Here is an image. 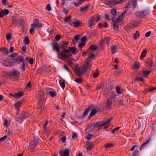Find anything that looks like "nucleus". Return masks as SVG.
I'll use <instances>...</instances> for the list:
<instances>
[{"instance_id": "nucleus-18", "label": "nucleus", "mask_w": 156, "mask_h": 156, "mask_svg": "<svg viewBox=\"0 0 156 156\" xmlns=\"http://www.w3.org/2000/svg\"><path fill=\"white\" fill-rule=\"evenodd\" d=\"M37 142L33 140L31 141L30 143L29 147L31 149H34L37 144Z\"/></svg>"}, {"instance_id": "nucleus-32", "label": "nucleus", "mask_w": 156, "mask_h": 156, "mask_svg": "<svg viewBox=\"0 0 156 156\" xmlns=\"http://www.w3.org/2000/svg\"><path fill=\"white\" fill-rule=\"evenodd\" d=\"M97 47L94 45H91L89 47L88 50H90L91 51H94L97 49Z\"/></svg>"}, {"instance_id": "nucleus-51", "label": "nucleus", "mask_w": 156, "mask_h": 156, "mask_svg": "<svg viewBox=\"0 0 156 156\" xmlns=\"http://www.w3.org/2000/svg\"><path fill=\"white\" fill-rule=\"evenodd\" d=\"M118 24L116 23H113L114 29L116 30H117L119 29L118 26Z\"/></svg>"}, {"instance_id": "nucleus-3", "label": "nucleus", "mask_w": 156, "mask_h": 156, "mask_svg": "<svg viewBox=\"0 0 156 156\" xmlns=\"http://www.w3.org/2000/svg\"><path fill=\"white\" fill-rule=\"evenodd\" d=\"M149 13V11L147 10H144L141 11L137 12L135 13V15L136 16L143 18L145 16L147 15Z\"/></svg>"}, {"instance_id": "nucleus-64", "label": "nucleus", "mask_w": 156, "mask_h": 156, "mask_svg": "<svg viewBox=\"0 0 156 156\" xmlns=\"http://www.w3.org/2000/svg\"><path fill=\"white\" fill-rule=\"evenodd\" d=\"M46 9L49 11H51V7L50 6V5L49 4H48L46 5Z\"/></svg>"}, {"instance_id": "nucleus-36", "label": "nucleus", "mask_w": 156, "mask_h": 156, "mask_svg": "<svg viewBox=\"0 0 156 156\" xmlns=\"http://www.w3.org/2000/svg\"><path fill=\"white\" fill-rule=\"evenodd\" d=\"M147 51L146 50H144L142 53L141 57H140L141 59H143L146 56L147 53Z\"/></svg>"}, {"instance_id": "nucleus-13", "label": "nucleus", "mask_w": 156, "mask_h": 156, "mask_svg": "<svg viewBox=\"0 0 156 156\" xmlns=\"http://www.w3.org/2000/svg\"><path fill=\"white\" fill-rule=\"evenodd\" d=\"M53 48L55 49L57 52H58L61 48L59 45V44L56 42H53Z\"/></svg>"}, {"instance_id": "nucleus-55", "label": "nucleus", "mask_w": 156, "mask_h": 156, "mask_svg": "<svg viewBox=\"0 0 156 156\" xmlns=\"http://www.w3.org/2000/svg\"><path fill=\"white\" fill-rule=\"evenodd\" d=\"M23 118H24V119L28 117V115L27 112L23 113L21 115Z\"/></svg>"}, {"instance_id": "nucleus-14", "label": "nucleus", "mask_w": 156, "mask_h": 156, "mask_svg": "<svg viewBox=\"0 0 156 156\" xmlns=\"http://www.w3.org/2000/svg\"><path fill=\"white\" fill-rule=\"evenodd\" d=\"M69 151L68 149H65L64 151V153L63 154V151L62 150H61L60 151L59 153V154L61 156H68L69 153Z\"/></svg>"}, {"instance_id": "nucleus-48", "label": "nucleus", "mask_w": 156, "mask_h": 156, "mask_svg": "<svg viewBox=\"0 0 156 156\" xmlns=\"http://www.w3.org/2000/svg\"><path fill=\"white\" fill-rule=\"evenodd\" d=\"M126 0H120L118 1H115V4H116V5L120 4L126 2Z\"/></svg>"}, {"instance_id": "nucleus-61", "label": "nucleus", "mask_w": 156, "mask_h": 156, "mask_svg": "<svg viewBox=\"0 0 156 156\" xmlns=\"http://www.w3.org/2000/svg\"><path fill=\"white\" fill-rule=\"evenodd\" d=\"M156 89V87H151L148 90H147V91L149 92H152L154 90H155Z\"/></svg>"}, {"instance_id": "nucleus-4", "label": "nucleus", "mask_w": 156, "mask_h": 156, "mask_svg": "<svg viewBox=\"0 0 156 156\" xmlns=\"http://www.w3.org/2000/svg\"><path fill=\"white\" fill-rule=\"evenodd\" d=\"M31 27H41L42 26L41 23H39V21L37 19H35L33 21V23L31 25Z\"/></svg>"}, {"instance_id": "nucleus-53", "label": "nucleus", "mask_w": 156, "mask_h": 156, "mask_svg": "<svg viewBox=\"0 0 156 156\" xmlns=\"http://www.w3.org/2000/svg\"><path fill=\"white\" fill-rule=\"evenodd\" d=\"M92 136H94V135L92 134H88L86 137V139L88 140H90Z\"/></svg>"}, {"instance_id": "nucleus-8", "label": "nucleus", "mask_w": 156, "mask_h": 156, "mask_svg": "<svg viewBox=\"0 0 156 156\" xmlns=\"http://www.w3.org/2000/svg\"><path fill=\"white\" fill-rule=\"evenodd\" d=\"M69 22L71 25L75 27H79L81 24V22L78 21L76 22L70 21Z\"/></svg>"}, {"instance_id": "nucleus-1", "label": "nucleus", "mask_w": 156, "mask_h": 156, "mask_svg": "<svg viewBox=\"0 0 156 156\" xmlns=\"http://www.w3.org/2000/svg\"><path fill=\"white\" fill-rule=\"evenodd\" d=\"M113 119L112 117H110L109 119L105 122H99L95 123H93L91 124L90 127L92 128H98V129H100L102 126L109 123Z\"/></svg>"}, {"instance_id": "nucleus-44", "label": "nucleus", "mask_w": 156, "mask_h": 156, "mask_svg": "<svg viewBox=\"0 0 156 156\" xmlns=\"http://www.w3.org/2000/svg\"><path fill=\"white\" fill-rule=\"evenodd\" d=\"M130 5V4H129V3H128V4L127 5H126L125 7L123 8V11H126V12L127 11V10H128L130 8V7H129V6Z\"/></svg>"}, {"instance_id": "nucleus-21", "label": "nucleus", "mask_w": 156, "mask_h": 156, "mask_svg": "<svg viewBox=\"0 0 156 156\" xmlns=\"http://www.w3.org/2000/svg\"><path fill=\"white\" fill-rule=\"evenodd\" d=\"M89 6L88 5H85L84 7H81L80 9V10L82 12H87L89 9Z\"/></svg>"}, {"instance_id": "nucleus-5", "label": "nucleus", "mask_w": 156, "mask_h": 156, "mask_svg": "<svg viewBox=\"0 0 156 156\" xmlns=\"http://www.w3.org/2000/svg\"><path fill=\"white\" fill-rule=\"evenodd\" d=\"M151 138H149L142 145L140 149V151H141L142 149L147 146L151 143Z\"/></svg>"}, {"instance_id": "nucleus-7", "label": "nucleus", "mask_w": 156, "mask_h": 156, "mask_svg": "<svg viewBox=\"0 0 156 156\" xmlns=\"http://www.w3.org/2000/svg\"><path fill=\"white\" fill-rule=\"evenodd\" d=\"M24 62V60L23 59V57L21 56H19L18 57L14 58L13 60V62L14 63H20L21 62Z\"/></svg>"}, {"instance_id": "nucleus-25", "label": "nucleus", "mask_w": 156, "mask_h": 156, "mask_svg": "<svg viewBox=\"0 0 156 156\" xmlns=\"http://www.w3.org/2000/svg\"><path fill=\"white\" fill-rule=\"evenodd\" d=\"M15 119L16 120L19 122H21L24 119V118H23L22 115L19 117H16Z\"/></svg>"}, {"instance_id": "nucleus-41", "label": "nucleus", "mask_w": 156, "mask_h": 156, "mask_svg": "<svg viewBox=\"0 0 156 156\" xmlns=\"http://www.w3.org/2000/svg\"><path fill=\"white\" fill-rule=\"evenodd\" d=\"M105 17L106 18V19L108 20H113L114 17V16H111L109 14H106L105 15Z\"/></svg>"}, {"instance_id": "nucleus-43", "label": "nucleus", "mask_w": 156, "mask_h": 156, "mask_svg": "<svg viewBox=\"0 0 156 156\" xmlns=\"http://www.w3.org/2000/svg\"><path fill=\"white\" fill-rule=\"evenodd\" d=\"M111 13L114 17L117 15V12L116 10L115 9H112L111 10Z\"/></svg>"}, {"instance_id": "nucleus-20", "label": "nucleus", "mask_w": 156, "mask_h": 156, "mask_svg": "<svg viewBox=\"0 0 156 156\" xmlns=\"http://www.w3.org/2000/svg\"><path fill=\"white\" fill-rule=\"evenodd\" d=\"M137 25V23L135 21H132L129 24V27L130 29L133 28Z\"/></svg>"}, {"instance_id": "nucleus-24", "label": "nucleus", "mask_w": 156, "mask_h": 156, "mask_svg": "<svg viewBox=\"0 0 156 156\" xmlns=\"http://www.w3.org/2000/svg\"><path fill=\"white\" fill-rule=\"evenodd\" d=\"M23 92H19L18 93L15 94L14 97L15 98H18L20 97L23 96Z\"/></svg>"}, {"instance_id": "nucleus-42", "label": "nucleus", "mask_w": 156, "mask_h": 156, "mask_svg": "<svg viewBox=\"0 0 156 156\" xmlns=\"http://www.w3.org/2000/svg\"><path fill=\"white\" fill-rule=\"evenodd\" d=\"M48 123V121H47L45 122V123L44 125V132L45 133H48V131H47V129H46V126L47 125Z\"/></svg>"}, {"instance_id": "nucleus-62", "label": "nucleus", "mask_w": 156, "mask_h": 156, "mask_svg": "<svg viewBox=\"0 0 156 156\" xmlns=\"http://www.w3.org/2000/svg\"><path fill=\"white\" fill-rule=\"evenodd\" d=\"M30 64H32L34 62V59L32 58H30L28 60Z\"/></svg>"}, {"instance_id": "nucleus-9", "label": "nucleus", "mask_w": 156, "mask_h": 156, "mask_svg": "<svg viewBox=\"0 0 156 156\" xmlns=\"http://www.w3.org/2000/svg\"><path fill=\"white\" fill-rule=\"evenodd\" d=\"M9 10L6 9H4L0 12V18H2L3 17L4 14L5 15H8L9 13Z\"/></svg>"}, {"instance_id": "nucleus-49", "label": "nucleus", "mask_w": 156, "mask_h": 156, "mask_svg": "<svg viewBox=\"0 0 156 156\" xmlns=\"http://www.w3.org/2000/svg\"><path fill=\"white\" fill-rule=\"evenodd\" d=\"M74 81L76 82L77 83H80L82 82V81H83V80L82 79V78H79V79H78V78L76 79H75L74 80Z\"/></svg>"}, {"instance_id": "nucleus-34", "label": "nucleus", "mask_w": 156, "mask_h": 156, "mask_svg": "<svg viewBox=\"0 0 156 156\" xmlns=\"http://www.w3.org/2000/svg\"><path fill=\"white\" fill-rule=\"evenodd\" d=\"M0 51H2L4 54L6 53V54H7L8 53V50L5 47L2 48L0 49Z\"/></svg>"}, {"instance_id": "nucleus-60", "label": "nucleus", "mask_w": 156, "mask_h": 156, "mask_svg": "<svg viewBox=\"0 0 156 156\" xmlns=\"http://www.w3.org/2000/svg\"><path fill=\"white\" fill-rule=\"evenodd\" d=\"M61 38L60 36L59 35H56L55 36V39L56 40L59 41Z\"/></svg>"}, {"instance_id": "nucleus-33", "label": "nucleus", "mask_w": 156, "mask_h": 156, "mask_svg": "<svg viewBox=\"0 0 156 156\" xmlns=\"http://www.w3.org/2000/svg\"><path fill=\"white\" fill-rule=\"evenodd\" d=\"M23 102V101L21 100L16 103L15 105V107L16 108H18L22 104Z\"/></svg>"}, {"instance_id": "nucleus-37", "label": "nucleus", "mask_w": 156, "mask_h": 156, "mask_svg": "<svg viewBox=\"0 0 156 156\" xmlns=\"http://www.w3.org/2000/svg\"><path fill=\"white\" fill-rule=\"evenodd\" d=\"M150 71H143V75L145 77H146L147 76L149 75L151 73Z\"/></svg>"}, {"instance_id": "nucleus-19", "label": "nucleus", "mask_w": 156, "mask_h": 156, "mask_svg": "<svg viewBox=\"0 0 156 156\" xmlns=\"http://www.w3.org/2000/svg\"><path fill=\"white\" fill-rule=\"evenodd\" d=\"M94 20L95 18L94 17L92 16L91 17L90 20L88 21L89 27H91L93 25L94 23Z\"/></svg>"}, {"instance_id": "nucleus-27", "label": "nucleus", "mask_w": 156, "mask_h": 156, "mask_svg": "<svg viewBox=\"0 0 156 156\" xmlns=\"http://www.w3.org/2000/svg\"><path fill=\"white\" fill-rule=\"evenodd\" d=\"M117 46L113 45L112 48V52L113 54L117 52Z\"/></svg>"}, {"instance_id": "nucleus-23", "label": "nucleus", "mask_w": 156, "mask_h": 156, "mask_svg": "<svg viewBox=\"0 0 156 156\" xmlns=\"http://www.w3.org/2000/svg\"><path fill=\"white\" fill-rule=\"evenodd\" d=\"M62 42H63V44H62L61 46V47H60L62 49H65V48H68V47L67 46V45H68L69 44V42H65L63 41Z\"/></svg>"}, {"instance_id": "nucleus-22", "label": "nucleus", "mask_w": 156, "mask_h": 156, "mask_svg": "<svg viewBox=\"0 0 156 156\" xmlns=\"http://www.w3.org/2000/svg\"><path fill=\"white\" fill-rule=\"evenodd\" d=\"M122 20V18H121L119 16L115 20H113V23H116L118 24L120 23Z\"/></svg>"}, {"instance_id": "nucleus-40", "label": "nucleus", "mask_w": 156, "mask_h": 156, "mask_svg": "<svg viewBox=\"0 0 156 156\" xmlns=\"http://www.w3.org/2000/svg\"><path fill=\"white\" fill-rule=\"evenodd\" d=\"M49 94L51 97H54L56 95V93L55 92L50 91L48 92Z\"/></svg>"}, {"instance_id": "nucleus-12", "label": "nucleus", "mask_w": 156, "mask_h": 156, "mask_svg": "<svg viewBox=\"0 0 156 156\" xmlns=\"http://www.w3.org/2000/svg\"><path fill=\"white\" fill-rule=\"evenodd\" d=\"M12 21L13 24L16 26L21 23V20L20 18H15L13 19Z\"/></svg>"}, {"instance_id": "nucleus-28", "label": "nucleus", "mask_w": 156, "mask_h": 156, "mask_svg": "<svg viewBox=\"0 0 156 156\" xmlns=\"http://www.w3.org/2000/svg\"><path fill=\"white\" fill-rule=\"evenodd\" d=\"M114 146V144L111 143H108L104 144V147H105L106 148H112Z\"/></svg>"}, {"instance_id": "nucleus-16", "label": "nucleus", "mask_w": 156, "mask_h": 156, "mask_svg": "<svg viewBox=\"0 0 156 156\" xmlns=\"http://www.w3.org/2000/svg\"><path fill=\"white\" fill-rule=\"evenodd\" d=\"M112 100L110 98H108L106 103V108L110 109L111 108Z\"/></svg>"}, {"instance_id": "nucleus-45", "label": "nucleus", "mask_w": 156, "mask_h": 156, "mask_svg": "<svg viewBox=\"0 0 156 156\" xmlns=\"http://www.w3.org/2000/svg\"><path fill=\"white\" fill-rule=\"evenodd\" d=\"M140 63L139 62H135L134 64V67L136 69H138L140 66Z\"/></svg>"}, {"instance_id": "nucleus-39", "label": "nucleus", "mask_w": 156, "mask_h": 156, "mask_svg": "<svg viewBox=\"0 0 156 156\" xmlns=\"http://www.w3.org/2000/svg\"><path fill=\"white\" fill-rule=\"evenodd\" d=\"M68 48L69 49L70 51H71L73 53V54H75L76 49L75 48L69 47Z\"/></svg>"}, {"instance_id": "nucleus-29", "label": "nucleus", "mask_w": 156, "mask_h": 156, "mask_svg": "<svg viewBox=\"0 0 156 156\" xmlns=\"http://www.w3.org/2000/svg\"><path fill=\"white\" fill-rule=\"evenodd\" d=\"M90 107H88L86 109L83 113V117L87 115L88 112L89 111Z\"/></svg>"}, {"instance_id": "nucleus-59", "label": "nucleus", "mask_w": 156, "mask_h": 156, "mask_svg": "<svg viewBox=\"0 0 156 156\" xmlns=\"http://www.w3.org/2000/svg\"><path fill=\"white\" fill-rule=\"evenodd\" d=\"M144 78H140L139 77H136L135 79V80L136 81H144Z\"/></svg>"}, {"instance_id": "nucleus-38", "label": "nucleus", "mask_w": 156, "mask_h": 156, "mask_svg": "<svg viewBox=\"0 0 156 156\" xmlns=\"http://www.w3.org/2000/svg\"><path fill=\"white\" fill-rule=\"evenodd\" d=\"M99 72L97 69L96 70L95 72L93 73V76L94 78L97 77L99 75Z\"/></svg>"}, {"instance_id": "nucleus-2", "label": "nucleus", "mask_w": 156, "mask_h": 156, "mask_svg": "<svg viewBox=\"0 0 156 156\" xmlns=\"http://www.w3.org/2000/svg\"><path fill=\"white\" fill-rule=\"evenodd\" d=\"M75 71L76 73L79 76H81L82 74L86 72L85 68L83 67H75Z\"/></svg>"}, {"instance_id": "nucleus-54", "label": "nucleus", "mask_w": 156, "mask_h": 156, "mask_svg": "<svg viewBox=\"0 0 156 156\" xmlns=\"http://www.w3.org/2000/svg\"><path fill=\"white\" fill-rule=\"evenodd\" d=\"M116 89V92L118 94H120L122 93V92H121L120 88L119 87H117Z\"/></svg>"}, {"instance_id": "nucleus-50", "label": "nucleus", "mask_w": 156, "mask_h": 156, "mask_svg": "<svg viewBox=\"0 0 156 156\" xmlns=\"http://www.w3.org/2000/svg\"><path fill=\"white\" fill-rule=\"evenodd\" d=\"M95 55L94 54H91L90 56H88V58L89 59H95Z\"/></svg>"}, {"instance_id": "nucleus-6", "label": "nucleus", "mask_w": 156, "mask_h": 156, "mask_svg": "<svg viewBox=\"0 0 156 156\" xmlns=\"http://www.w3.org/2000/svg\"><path fill=\"white\" fill-rule=\"evenodd\" d=\"M58 57L60 59H63L69 58V56L63 52H60L58 55Z\"/></svg>"}, {"instance_id": "nucleus-46", "label": "nucleus", "mask_w": 156, "mask_h": 156, "mask_svg": "<svg viewBox=\"0 0 156 156\" xmlns=\"http://www.w3.org/2000/svg\"><path fill=\"white\" fill-rule=\"evenodd\" d=\"M24 41H25V42L24 43L25 44H29L30 42L29 40L28 37L27 36L25 37Z\"/></svg>"}, {"instance_id": "nucleus-52", "label": "nucleus", "mask_w": 156, "mask_h": 156, "mask_svg": "<svg viewBox=\"0 0 156 156\" xmlns=\"http://www.w3.org/2000/svg\"><path fill=\"white\" fill-rule=\"evenodd\" d=\"M3 64L6 66H11L10 63L7 62V61H5L3 62Z\"/></svg>"}, {"instance_id": "nucleus-35", "label": "nucleus", "mask_w": 156, "mask_h": 156, "mask_svg": "<svg viewBox=\"0 0 156 156\" xmlns=\"http://www.w3.org/2000/svg\"><path fill=\"white\" fill-rule=\"evenodd\" d=\"M140 33L138 31H136V32L133 34V38L135 40H136L137 37H138Z\"/></svg>"}, {"instance_id": "nucleus-15", "label": "nucleus", "mask_w": 156, "mask_h": 156, "mask_svg": "<svg viewBox=\"0 0 156 156\" xmlns=\"http://www.w3.org/2000/svg\"><path fill=\"white\" fill-rule=\"evenodd\" d=\"M87 149L88 151H90L94 147V145L92 143L88 141L87 143Z\"/></svg>"}, {"instance_id": "nucleus-58", "label": "nucleus", "mask_w": 156, "mask_h": 156, "mask_svg": "<svg viewBox=\"0 0 156 156\" xmlns=\"http://www.w3.org/2000/svg\"><path fill=\"white\" fill-rule=\"evenodd\" d=\"M137 0H133V5L134 8H135L137 5Z\"/></svg>"}, {"instance_id": "nucleus-10", "label": "nucleus", "mask_w": 156, "mask_h": 156, "mask_svg": "<svg viewBox=\"0 0 156 156\" xmlns=\"http://www.w3.org/2000/svg\"><path fill=\"white\" fill-rule=\"evenodd\" d=\"M83 66L87 71L88 69L91 68V64L90 63L89 61H88L86 62V63L84 64Z\"/></svg>"}, {"instance_id": "nucleus-63", "label": "nucleus", "mask_w": 156, "mask_h": 156, "mask_svg": "<svg viewBox=\"0 0 156 156\" xmlns=\"http://www.w3.org/2000/svg\"><path fill=\"white\" fill-rule=\"evenodd\" d=\"M116 98V94L115 93H112L111 95V99H115Z\"/></svg>"}, {"instance_id": "nucleus-31", "label": "nucleus", "mask_w": 156, "mask_h": 156, "mask_svg": "<svg viewBox=\"0 0 156 156\" xmlns=\"http://www.w3.org/2000/svg\"><path fill=\"white\" fill-rule=\"evenodd\" d=\"M80 36L79 35H76L74 38L72 40V41L73 43H75L79 39Z\"/></svg>"}, {"instance_id": "nucleus-56", "label": "nucleus", "mask_w": 156, "mask_h": 156, "mask_svg": "<svg viewBox=\"0 0 156 156\" xmlns=\"http://www.w3.org/2000/svg\"><path fill=\"white\" fill-rule=\"evenodd\" d=\"M71 16H69L65 18L64 19V21L67 22H68L71 18Z\"/></svg>"}, {"instance_id": "nucleus-11", "label": "nucleus", "mask_w": 156, "mask_h": 156, "mask_svg": "<svg viewBox=\"0 0 156 156\" xmlns=\"http://www.w3.org/2000/svg\"><path fill=\"white\" fill-rule=\"evenodd\" d=\"M105 4L111 6L116 5L115 4V0H110L106 1L105 2Z\"/></svg>"}, {"instance_id": "nucleus-17", "label": "nucleus", "mask_w": 156, "mask_h": 156, "mask_svg": "<svg viewBox=\"0 0 156 156\" xmlns=\"http://www.w3.org/2000/svg\"><path fill=\"white\" fill-rule=\"evenodd\" d=\"M146 66L148 68L151 67L152 66L153 62L151 59H148L147 60L146 62Z\"/></svg>"}, {"instance_id": "nucleus-26", "label": "nucleus", "mask_w": 156, "mask_h": 156, "mask_svg": "<svg viewBox=\"0 0 156 156\" xmlns=\"http://www.w3.org/2000/svg\"><path fill=\"white\" fill-rule=\"evenodd\" d=\"M20 73L17 71L13 70L12 72L9 73L10 75V76H12L13 74L14 76H18Z\"/></svg>"}, {"instance_id": "nucleus-57", "label": "nucleus", "mask_w": 156, "mask_h": 156, "mask_svg": "<svg viewBox=\"0 0 156 156\" xmlns=\"http://www.w3.org/2000/svg\"><path fill=\"white\" fill-rule=\"evenodd\" d=\"M11 38V35L10 34L7 33L6 35V38L7 40H9Z\"/></svg>"}, {"instance_id": "nucleus-30", "label": "nucleus", "mask_w": 156, "mask_h": 156, "mask_svg": "<svg viewBox=\"0 0 156 156\" xmlns=\"http://www.w3.org/2000/svg\"><path fill=\"white\" fill-rule=\"evenodd\" d=\"M97 113V110L93 108L91 111L90 114V116H93L95 115Z\"/></svg>"}, {"instance_id": "nucleus-47", "label": "nucleus", "mask_w": 156, "mask_h": 156, "mask_svg": "<svg viewBox=\"0 0 156 156\" xmlns=\"http://www.w3.org/2000/svg\"><path fill=\"white\" fill-rule=\"evenodd\" d=\"M86 42H81L79 45L78 46L80 48H83L85 45Z\"/></svg>"}]
</instances>
